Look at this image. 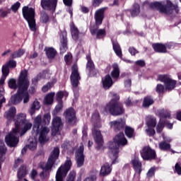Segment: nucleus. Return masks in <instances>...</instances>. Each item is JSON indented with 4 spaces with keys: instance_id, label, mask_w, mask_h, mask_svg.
<instances>
[{
    "instance_id": "f257e3e1",
    "label": "nucleus",
    "mask_w": 181,
    "mask_h": 181,
    "mask_svg": "<svg viewBox=\"0 0 181 181\" xmlns=\"http://www.w3.org/2000/svg\"><path fill=\"white\" fill-rule=\"evenodd\" d=\"M103 111L112 117H120L125 114L124 105L119 102V95L113 93L111 100L105 104Z\"/></svg>"
},
{
    "instance_id": "f03ea898",
    "label": "nucleus",
    "mask_w": 181,
    "mask_h": 181,
    "mask_svg": "<svg viewBox=\"0 0 181 181\" xmlns=\"http://www.w3.org/2000/svg\"><path fill=\"white\" fill-rule=\"evenodd\" d=\"M128 140L125 138L124 132H120L113 139V141L109 143V149L112 155V164L118 162V154L119 153V146L127 145Z\"/></svg>"
},
{
    "instance_id": "7ed1b4c3",
    "label": "nucleus",
    "mask_w": 181,
    "mask_h": 181,
    "mask_svg": "<svg viewBox=\"0 0 181 181\" xmlns=\"http://www.w3.org/2000/svg\"><path fill=\"white\" fill-rule=\"evenodd\" d=\"M52 117L50 116V114L46 113L44 115L42 119V115H37L34 119V122L33 125V131L34 132H36V134H42V135L47 136V134L50 132V129L47 128V125L50 124V119ZM40 127L42 130L40 131Z\"/></svg>"
},
{
    "instance_id": "20e7f679",
    "label": "nucleus",
    "mask_w": 181,
    "mask_h": 181,
    "mask_svg": "<svg viewBox=\"0 0 181 181\" xmlns=\"http://www.w3.org/2000/svg\"><path fill=\"white\" fill-rule=\"evenodd\" d=\"M151 9H156L160 13L165 15H172L175 11V13H179V6L173 4L170 0H166V4H163L160 1H154L149 4Z\"/></svg>"
},
{
    "instance_id": "39448f33",
    "label": "nucleus",
    "mask_w": 181,
    "mask_h": 181,
    "mask_svg": "<svg viewBox=\"0 0 181 181\" xmlns=\"http://www.w3.org/2000/svg\"><path fill=\"white\" fill-rule=\"evenodd\" d=\"M30 82L29 78H28V69L21 70L18 78L16 79L11 78L8 81V88L11 90H19L20 87H25V88H29Z\"/></svg>"
},
{
    "instance_id": "423d86ee",
    "label": "nucleus",
    "mask_w": 181,
    "mask_h": 181,
    "mask_svg": "<svg viewBox=\"0 0 181 181\" xmlns=\"http://www.w3.org/2000/svg\"><path fill=\"white\" fill-rule=\"evenodd\" d=\"M28 88L20 86L19 89L17 90V93L11 97L10 103L13 105H17V104L22 103L23 100V103L28 104L30 100V95H29V92H28Z\"/></svg>"
},
{
    "instance_id": "0eeeda50",
    "label": "nucleus",
    "mask_w": 181,
    "mask_h": 181,
    "mask_svg": "<svg viewBox=\"0 0 181 181\" xmlns=\"http://www.w3.org/2000/svg\"><path fill=\"white\" fill-rule=\"evenodd\" d=\"M22 13L23 18L28 22L31 32H36V19H35L36 12L35 8L25 6L22 8Z\"/></svg>"
},
{
    "instance_id": "6e6552de",
    "label": "nucleus",
    "mask_w": 181,
    "mask_h": 181,
    "mask_svg": "<svg viewBox=\"0 0 181 181\" xmlns=\"http://www.w3.org/2000/svg\"><path fill=\"white\" fill-rule=\"evenodd\" d=\"M70 169H71V159L67 157L64 164L58 168L55 177V181H63V177L67 176V173H69V170H70Z\"/></svg>"
},
{
    "instance_id": "1a4fd4ad",
    "label": "nucleus",
    "mask_w": 181,
    "mask_h": 181,
    "mask_svg": "<svg viewBox=\"0 0 181 181\" xmlns=\"http://www.w3.org/2000/svg\"><path fill=\"white\" fill-rule=\"evenodd\" d=\"M140 155L143 160L147 162H152V160H156L158 159L156 151L152 149L149 146H144L140 151Z\"/></svg>"
},
{
    "instance_id": "9d476101",
    "label": "nucleus",
    "mask_w": 181,
    "mask_h": 181,
    "mask_svg": "<svg viewBox=\"0 0 181 181\" xmlns=\"http://www.w3.org/2000/svg\"><path fill=\"white\" fill-rule=\"evenodd\" d=\"M158 81L163 83L165 88L168 91H172L175 88L177 82L171 78L170 76L168 74H159L158 76Z\"/></svg>"
},
{
    "instance_id": "9b49d317",
    "label": "nucleus",
    "mask_w": 181,
    "mask_h": 181,
    "mask_svg": "<svg viewBox=\"0 0 181 181\" xmlns=\"http://www.w3.org/2000/svg\"><path fill=\"white\" fill-rule=\"evenodd\" d=\"M70 80L72 87H74V88H77V87H78V84H80V80H81V76H80V73L78 72V67L76 64H74L71 66Z\"/></svg>"
},
{
    "instance_id": "f8f14e48",
    "label": "nucleus",
    "mask_w": 181,
    "mask_h": 181,
    "mask_svg": "<svg viewBox=\"0 0 181 181\" xmlns=\"http://www.w3.org/2000/svg\"><path fill=\"white\" fill-rule=\"evenodd\" d=\"M64 117L65 121L69 125H74L77 122V116L76 115V110L73 107H69L64 112Z\"/></svg>"
},
{
    "instance_id": "ddd939ff",
    "label": "nucleus",
    "mask_w": 181,
    "mask_h": 181,
    "mask_svg": "<svg viewBox=\"0 0 181 181\" xmlns=\"http://www.w3.org/2000/svg\"><path fill=\"white\" fill-rule=\"evenodd\" d=\"M86 60L88 61L86 63V71H88L89 77H97L100 72L98 69H95V65L91 59V55H86Z\"/></svg>"
},
{
    "instance_id": "4468645a",
    "label": "nucleus",
    "mask_w": 181,
    "mask_h": 181,
    "mask_svg": "<svg viewBox=\"0 0 181 181\" xmlns=\"http://www.w3.org/2000/svg\"><path fill=\"white\" fill-rule=\"evenodd\" d=\"M40 6L44 11L54 13L57 8V0H41Z\"/></svg>"
},
{
    "instance_id": "2eb2a0df",
    "label": "nucleus",
    "mask_w": 181,
    "mask_h": 181,
    "mask_svg": "<svg viewBox=\"0 0 181 181\" xmlns=\"http://www.w3.org/2000/svg\"><path fill=\"white\" fill-rule=\"evenodd\" d=\"M92 135L96 145H98L96 146V149H98V151H100V149L103 148V145L104 144V139H103L101 132L98 130L97 127H94L92 129Z\"/></svg>"
},
{
    "instance_id": "dca6fc26",
    "label": "nucleus",
    "mask_w": 181,
    "mask_h": 181,
    "mask_svg": "<svg viewBox=\"0 0 181 181\" xmlns=\"http://www.w3.org/2000/svg\"><path fill=\"white\" fill-rule=\"evenodd\" d=\"M110 125L114 129L115 132H119V131L122 132L125 128V125H127V122L125 119L120 118L117 120L110 122Z\"/></svg>"
},
{
    "instance_id": "f3484780",
    "label": "nucleus",
    "mask_w": 181,
    "mask_h": 181,
    "mask_svg": "<svg viewBox=\"0 0 181 181\" xmlns=\"http://www.w3.org/2000/svg\"><path fill=\"white\" fill-rule=\"evenodd\" d=\"M5 142L9 148H15V146L19 144V138H18L17 136L12 134V133H8L5 136Z\"/></svg>"
},
{
    "instance_id": "a211bd4d",
    "label": "nucleus",
    "mask_w": 181,
    "mask_h": 181,
    "mask_svg": "<svg viewBox=\"0 0 181 181\" xmlns=\"http://www.w3.org/2000/svg\"><path fill=\"white\" fill-rule=\"evenodd\" d=\"M52 135H57V133L60 131L61 125H63L62 122V117H55L52 119Z\"/></svg>"
},
{
    "instance_id": "6ab92c4d",
    "label": "nucleus",
    "mask_w": 181,
    "mask_h": 181,
    "mask_svg": "<svg viewBox=\"0 0 181 181\" xmlns=\"http://www.w3.org/2000/svg\"><path fill=\"white\" fill-rule=\"evenodd\" d=\"M60 54H64L69 50L67 35L66 33L62 34V38L59 45Z\"/></svg>"
},
{
    "instance_id": "aec40b11",
    "label": "nucleus",
    "mask_w": 181,
    "mask_h": 181,
    "mask_svg": "<svg viewBox=\"0 0 181 181\" xmlns=\"http://www.w3.org/2000/svg\"><path fill=\"white\" fill-rule=\"evenodd\" d=\"M112 165H115V163L112 164V161L110 165V163H105L100 168V175L105 177V176H108L111 172H112Z\"/></svg>"
},
{
    "instance_id": "412c9836",
    "label": "nucleus",
    "mask_w": 181,
    "mask_h": 181,
    "mask_svg": "<svg viewBox=\"0 0 181 181\" xmlns=\"http://www.w3.org/2000/svg\"><path fill=\"white\" fill-rule=\"evenodd\" d=\"M26 114L19 113L16 115V118L13 119L15 127H23V124L27 122Z\"/></svg>"
},
{
    "instance_id": "4be33fe9",
    "label": "nucleus",
    "mask_w": 181,
    "mask_h": 181,
    "mask_svg": "<svg viewBox=\"0 0 181 181\" xmlns=\"http://www.w3.org/2000/svg\"><path fill=\"white\" fill-rule=\"evenodd\" d=\"M104 8H100L95 13V23L97 25H103V21L104 20Z\"/></svg>"
},
{
    "instance_id": "5701e85b",
    "label": "nucleus",
    "mask_w": 181,
    "mask_h": 181,
    "mask_svg": "<svg viewBox=\"0 0 181 181\" xmlns=\"http://www.w3.org/2000/svg\"><path fill=\"white\" fill-rule=\"evenodd\" d=\"M152 48L156 53H167L166 45L160 42L152 44Z\"/></svg>"
},
{
    "instance_id": "b1692460",
    "label": "nucleus",
    "mask_w": 181,
    "mask_h": 181,
    "mask_svg": "<svg viewBox=\"0 0 181 181\" xmlns=\"http://www.w3.org/2000/svg\"><path fill=\"white\" fill-rule=\"evenodd\" d=\"M102 83L105 90H109V88H111V87H112V84L114 83L112 81V78H111L110 74H107L105 78L102 79Z\"/></svg>"
},
{
    "instance_id": "393cba45",
    "label": "nucleus",
    "mask_w": 181,
    "mask_h": 181,
    "mask_svg": "<svg viewBox=\"0 0 181 181\" xmlns=\"http://www.w3.org/2000/svg\"><path fill=\"white\" fill-rule=\"evenodd\" d=\"M15 115H16V107H11L8 109V111L5 112L4 117L9 122L15 119Z\"/></svg>"
},
{
    "instance_id": "a878e982",
    "label": "nucleus",
    "mask_w": 181,
    "mask_h": 181,
    "mask_svg": "<svg viewBox=\"0 0 181 181\" xmlns=\"http://www.w3.org/2000/svg\"><path fill=\"white\" fill-rule=\"evenodd\" d=\"M155 104V99L152 95L145 96L143 99L142 107L143 108H149L151 105Z\"/></svg>"
},
{
    "instance_id": "bb28decb",
    "label": "nucleus",
    "mask_w": 181,
    "mask_h": 181,
    "mask_svg": "<svg viewBox=\"0 0 181 181\" xmlns=\"http://www.w3.org/2000/svg\"><path fill=\"white\" fill-rule=\"evenodd\" d=\"M132 165L136 173L141 175V172H142V163L138 158H134L132 160Z\"/></svg>"
},
{
    "instance_id": "cd10ccee",
    "label": "nucleus",
    "mask_w": 181,
    "mask_h": 181,
    "mask_svg": "<svg viewBox=\"0 0 181 181\" xmlns=\"http://www.w3.org/2000/svg\"><path fill=\"white\" fill-rule=\"evenodd\" d=\"M112 45L115 54L120 59L122 58V49H121V45H119L118 41L112 40Z\"/></svg>"
},
{
    "instance_id": "c85d7f7f",
    "label": "nucleus",
    "mask_w": 181,
    "mask_h": 181,
    "mask_svg": "<svg viewBox=\"0 0 181 181\" xmlns=\"http://www.w3.org/2000/svg\"><path fill=\"white\" fill-rule=\"evenodd\" d=\"M5 155H6V146L4 141L0 140V169H1V162H5Z\"/></svg>"
},
{
    "instance_id": "c756f323",
    "label": "nucleus",
    "mask_w": 181,
    "mask_h": 181,
    "mask_svg": "<svg viewBox=\"0 0 181 181\" xmlns=\"http://www.w3.org/2000/svg\"><path fill=\"white\" fill-rule=\"evenodd\" d=\"M45 54L48 59H53L57 54V51L53 47H48L45 49Z\"/></svg>"
},
{
    "instance_id": "7c9ffc66",
    "label": "nucleus",
    "mask_w": 181,
    "mask_h": 181,
    "mask_svg": "<svg viewBox=\"0 0 181 181\" xmlns=\"http://www.w3.org/2000/svg\"><path fill=\"white\" fill-rule=\"evenodd\" d=\"M132 18H135L141 13V6L138 3L133 5V9L129 10Z\"/></svg>"
},
{
    "instance_id": "2f4dec72",
    "label": "nucleus",
    "mask_w": 181,
    "mask_h": 181,
    "mask_svg": "<svg viewBox=\"0 0 181 181\" xmlns=\"http://www.w3.org/2000/svg\"><path fill=\"white\" fill-rule=\"evenodd\" d=\"M40 22L44 25H47V23H49L50 16H49V14L46 11H42L40 13Z\"/></svg>"
},
{
    "instance_id": "473e14b6",
    "label": "nucleus",
    "mask_w": 181,
    "mask_h": 181,
    "mask_svg": "<svg viewBox=\"0 0 181 181\" xmlns=\"http://www.w3.org/2000/svg\"><path fill=\"white\" fill-rule=\"evenodd\" d=\"M60 155V148L59 147H54L53 151L51 152L49 158L52 160H54V162H56L57 159H59V156Z\"/></svg>"
},
{
    "instance_id": "72a5a7b5",
    "label": "nucleus",
    "mask_w": 181,
    "mask_h": 181,
    "mask_svg": "<svg viewBox=\"0 0 181 181\" xmlns=\"http://www.w3.org/2000/svg\"><path fill=\"white\" fill-rule=\"evenodd\" d=\"M112 71L110 73V76L112 78H119V66H118V64H113Z\"/></svg>"
},
{
    "instance_id": "f704fd0d",
    "label": "nucleus",
    "mask_w": 181,
    "mask_h": 181,
    "mask_svg": "<svg viewBox=\"0 0 181 181\" xmlns=\"http://www.w3.org/2000/svg\"><path fill=\"white\" fill-rule=\"evenodd\" d=\"M124 134L129 139L135 138V130L129 126L124 127Z\"/></svg>"
},
{
    "instance_id": "c9c22d12",
    "label": "nucleus",
    "mask_w": 181,
    "mask_h": 181,
    "mask_svg": "<svg viewBox=\"0 0 181 181\" xmlns=\"http://www.w3.org/2000/svg\"><path fill=\"white\" fill-rule=\"evenodd\" d=\"M40 110V102L37 101V99H35L32 104L31 108L30 110V115H33L36 110Z\"/></svg>"
},
{
    "instance_id": "e433bc0d",
    "label": "nucleus",
    "mask_w": 181,
    "mask_h": 181,
    "mask_svg": "<svg viewBox=\"0 0 181 181\" xmlns=\"http://www.w3.org/2000/svg\"><path fill=\"white\" fill-rule=\"evenodd\" d=\"M71 33L72 38L75 41H77L78 40V35L80 33V31L78 30V28H77V27L74 25V24L71 26Z\"/></svg>"
},
{
    "instance_id": "4c0bfd02",
    "label": "nucleus",
    "mask_w": 181,
    "mask_h": 181,
    "mask_svg": "<svg viewBox=\"0 0 181 181\" xmlns=\"http://www.w3.org/2000/svg\"><path fill=\"white\" fill-rule=\"evenodd\" d=\"M54 163H56V161L51 160L50 158H48L47 162L45 164V166H41V169L42 170H45V172H48V170H50L52 168H53Z\"/></svg>"
},
{
    "instance_id": "58836bf2",
    "label": "nucleus",
    "mask_w": 181,
    "mask_h": 181,
    "mask_svg": "<svg viewBox=\"0 0 181 181\" xmlns=\"http://www.w3.org/2000/svg\"><path fill=\"white\" fill-rule=\"evenodd\" d=\"M95 38L98 40H101V39H104L105 36H107V31L104 28H100L95 33Z\"/></svg>"
},
{
    "instance_id": "ea45409f",
    "label": "nucleus",
    "mask_w": 181,
    "mask_h": 181,
    "mask_svg": "<svg viewBox=\"0 0 181 181\" xmlns=\"http://www.w3.org/2000/svg\"><path fill=\"white\" fill-rule=\"evenodd\" d=\"M54 97V93H48L45 98L44 104H45V105H51V104H53Z\"/></svg>"
},
{
    "instance_id": "a19ab883",
    "label": "nucleus",
    "mask_w": 181,
    "mask_h": 181,
    "mask_svg": "<svg viewBox=\"0 0 181 181\" xmlns=\"http://www.w3.org/2000/svg\"><path fill=\"white\" fill-rule=\"evenodd\" d=\"M100 24L96 23L90 25L89 30L92 36H95V33L100 30Z\"/></svg>"
},
{
    "instance_id": "79ce46f5",
    "label": "nucleus",
    "mask_w": 181,
    "mask_h": 181,
    "mask_svg": "<svg viewBox=\"0 0 181 181\" xmlns=\"http://www.w3.org/2000/svg\"><path fill=\"white\" fill-rule=\"evenodd\" d=\"M32 127H33V124L28 120L23 124V127H21V134L23 135L26 134L27 131H29L30 129H32Z\"/></svg>"
},
{
    "instance_id": "37998d69",
    "label": "nucleus",
    "mask_w": 181,
    "mask_h": 181,
    "mask_svg": "<svg viewBox=\"0 0 181 181\" xmlns=\"http://www.w3.org/2000/svg\"><path fill=\"white\" fill-rule=\"evenodd\" d=\"M163 128H165V120L160 119L157 125H156V129L157 134H162V131H163Z\"/></svg>"
},
{
    "instance_id": "c03bdc74",
    "label": "nucleus",
    "mask_w": 181,
    "mask_h": 181,
    "mask_svg": "<svg viewBox=\"0 0 181 181\" xmlns=\"http://www.w3.org/2000/svg\"><path fill=\"white\" fill-rule=\"evenodd\" d=\"M146 124L148 128H155L156 127V118L153 117H148Z\"/></svg>"
},
{
    "instance_id": "a18cd8bd",
    "label": "nucleus",
    "mask_w": 181,
    "mask_h": 181,
    "mask_svg": "<svg viewBox=\"0 0 181 181\" xmlns=\"http://www.w3.org/2000/svg\"><path fill=\"white\" fill-rule=\"evenodd\" d=\"M25 54V51L22 49H19L18 51L14 52L11 54V59H17L18 57H22Z\"/></svg>"
},
{
    "instance_id": "49530a36",
    "label": "nucleus",
    "mask_w": 181,
    "mask_h": 181,
    "mask_svg": "<svg viewBox=\"0 0 181 181\" xmlns=\"http://www.w3.org/2000/svg\"><path fill=\"white\" fill-rule=\"evenodd\" d=\"M158 146L161 151H168V149H170V144L166 141L159 143Z\"/></svg>"
},
{
    "instance_id": "de8ad7c7",
    "label": "nucleus",
    "mask_w": 181,
    "mask_h": 181,
    "mask_svg": "<svg viewBox=\"0 0 181 181\" xmlns=\"http://www.w3.org/2000/svg\"><path fill=\"white\" fill-rule=\"evenodd\" d=\"M62 110H63V103L58 102V104L55 106L54 110L52 112V115H57Z\"/></svg>"
},
{
    "instance_id": "09e8293b",
    "label": "nucleus",
    "mask_w": 181,
    "mask_h": 181,
    "mask_svg": "<svg viewBox=\"0 0 181 181\" xmlns=\"http://www.w3.org/2000/svg\"><path fill=\"white\" fill-rule=\"evenodd\" d=\"M77 168H81L84 165V155L76 156Z\"/></svg>"
},
{
    "instance_id": "8fccbe9b",
    "label": "nucleus",
    "mask_w": 181,
    "mask_h": 181,
    "mask_svg": "<svg viewBox=\"0 0 181 181\" xmlns=\"http://www.w3.org/2000/svg\"><path fill=\"white\" fill-rule=\"evenodd\" d=\"M23 165H21L19 170L18 171V179H23L26 176V170L23 169Z\"/></svg>"
},
{
    "instance_id": "3c124183",
    "label": "nucleus",
    "mask_w": 181,
    "mask_h": 181,
    "mask_svg": "<svg viewBox=\"0 0 181 181\" xmlns=\"http://www.w3.org/2000/svg\"><path fill=\"white\" fill-rule=\"evenodd\" d=\"M155 172H156V168L151 167L146 173V177L148 179H151V177H153V176H155Z\"/></svg>"
},
{
    "instance_id": "603ef678",
    "label": "nucleus",
    "mask_w": 181,
    "mask_h": 181,
    "mask_svg": "<svg viewBox=\"0 0 181 181\" xmlns=\"http://www.w3.org/2000/svg\"><path fill=\"white\" fill-rule=\"evenodd\" d=\"M1 73L2 76L4 77H8V76H9V68L6 64L2 66Z\"/></svg>"
},
{
    "instance_id": "864d4df0",
    "label": "nucleus",
    "mask_w": 181,
    "mask_h": 181,
    "mask_svg": "<svg viewBox=\"0 0 181 181\" xmlns=\"http://www.w3.org/2000/svg\"><path fill=\"white\" fill-rule=\"evenodd\" d=\"M156 91L158 93V94H163V93H165V86L160 83L157 84Z\"/></svg>"
},
{
    "instance_id": "5fc2aeb1",
    "label": "nucleus",
    "mask_w": 181,
    "mask_h": 181,
    "mask_svg": "<svg viewBox=\"0 0 181 181\" xmlns=\"http://www.w3.org/2000/svg\"><path fill=\"white\" fill-rule=\"evenodd\" d=\"M174 173H176L179 176H181V163L180 162H177L175 163Z\"/></svg>"
},
{
    "instance_id": "6e6d98bb",
    "label": "nucleus",
    "mask_w": 181,
    "mask_h": 181,
    "mask_svg": "<svg viewBox=\"0 0 181 181\" xmlns=\"http://www.w3.org/2000/svg\"><path fill=\"white\" fill-rule=\"evenodd\" d=\"M64 62L66 64H70L71 63V59H73V55H71V53L68 52L66 54H65L64 57Z\"/></svg>"
},
{
    "instance_id": "4d7b16f0",
    "label": "nucleus",
    "mask_w": 181,
    "mask_h": 181,
    "mask_svg": "<svg viewBox=\"0 0 181 181\" xmlns=\"http://www.w3.org/2000/svg\"><path fill=\"white\" fill-rule=\"evenodd\" d=\"M53 86H54L53 82H48L42 88L43 93H47V91H49V90H50V88H52Z\"/></svg>"
},
{
    "instance_id": "13d9d810",
    "label": "nucleus",
    "mask_w": 181,
    "mask_h": 181,
    "mask_svg": "<svg viewBox=\"0 0 181 181\" xmlns=\"http://www.w3.org/2000/svg\"><path fill=\"white\" fill-rule=\"evenodd\" d=\"M160 118H170V113L166 110H163L159 112Z\"/></svg>"
},
{
    "instance_id": "bf43d9fd",
    "label": "nucleus",
    "mask_w": 181,
    "mask_h": 181,
    "mask_svg": "<svg viewBox=\"0 0 181 181\" xmlns=\"http://www.w3.org/2000/svg\"><path fill=\"white\" fill-rule=\"evenodd\" d=\"M63 97H64V92L59 91L57 93V101L58 103H63Z\"/></svg>"
},
{
    "instance_id": "052dcab7",
    "label": "nucleus",
    "mask_w": 181,
    "mask_h": 181,
    "mask_svg": "<svg viewBox=\"0 0 181 181\" xmlns=\"http://www.w3.org/2000/svg\"><path fill=\"white\" fill-rule=\"evenodd\" d=\"M146 132L148 136H153L155 134H156L155 129H153V127H148V129H146Z\"/></svg>"
},
{
    "instance_id": "680f3d73",
    "label": "nucleus",
    "mask_w": 181,
    "mask_h": 181,
    "mask_svg": "<svg viewBox=\"0 0 181 181\" xmlns=\"http://www.w3.org/2000/svg\"><path fill=\"white\" fill-rule=\"evenodd\" d=\"M62 148H63L64 151H69L71 148V144H70V141H65L62 144Z\"/></svg>"
},
{
    "instance_id": "e2e57ef3",
    "label": "nucleus",
    "mask_w": 181,
    "mask_h": 181,
    "mask_svg": "<svg viewBox=\"0 0 181 181\" xmlns=\"http://www.w3.org/2000/svg\"><path fill=\"white\" fill-rule=\"evenodd\" d=\"M6 65L10 69H15L16 67V61L11 59L6 63Z\"/></svg>"
},
{
    "instance_id": "0e129e2a",
    "label": "nucleus",
    "mask_w": 181,
    "mask_h": 181,
    "mask_svg": "<svg viewBox=\"0 0 181 181\" xmlns=\"http://www.w3.org/2000/svg\"><path fill=\"white\" fill-rule=\"evenodd\" d=\"M76 178V171L72 170L69 173L66 181H74Z\"/></svg>"
},
{
    "instance_id": "69168bd1",
    "label": "nucleus",
    "mask_w": 181,
    "mask_h": 181,
    "mask_svg": "<svg viewBox=\"0 0 181 181\" xmlns=\"http://www.w3.org/2000/svg\"><path fill=\"white\" fill-rule=\"evenodd\" d=\"M28 148H30V151H35L36 148H37V143L36 141H30L28 145Z\"/></svg>"
},
{
    "instance_id": "338daca9",
    "label": "nucleus",
    "mask_w": 181,
    "mask_h": 181,
    "mask_svg": "<svg viewBox=\"0 0 181 181\" xmlns=\"http://www.w3.org/2000/svg\"><path fill=\"white\" fill-rule=\"evenodd\" d=\"M21 8V3L19 1H16L13 5L11 6V9L13 12H17L18 9Z\"/></svg>"
},
{
    "instance_id": "774afa93",
    "label": "nucleus",
    "mask_w": 181,
    "mask_h": 181,
    "mask_svg": "<svg viewBox=\"0 0 181 181\" xmlns=\"http://www.w3.org/2000/svg\"><path fill=\"white\" fill-rule=\"evenodd\" d=\"M104 0H92V6L93 8H98Z\"/></svg>"
}]
</instances>
